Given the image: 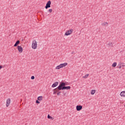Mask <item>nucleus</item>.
Segmentation results:
<instances>
[{"label": "nucleus", "mask_w": 125, "mask_h": 125, "mask_svg": "<svg viewBox=\"0 0 125 125\" xmlns=\"http://www.w3.org/2000/svg\"><path fill=\"white\" fill-rule=\"evenodd\" d=\"M64 89H66V90L71 89V86H66V83L62 82L57 88L53 90V94H56L60 90H64Z\"/></svg>", "instance_id": "f257e3e1"}, {"label": "nucleus", "mask_w": 125, "mask_h": 125, "mask_svg": "<svg viewBox=\"0 0 125 125\" xmlns=\"http://www.w3.org/2000/svg\"><path fill=\"white\" fill-rule=\"evenodd\" d=\"M68 65V63L65 62L63 63H61L59 65H58L56 67V70H59L60 69H61V68H64V67H66Z\"/></svg>", "instance_id": "f03ea898"}, {"label": "nucleus", "mask_w": 125, "mask_h": 125, "mask_svg": "<svg viewBox=\"0 0 125 125\" xmlns=\"http://www.w3.org/2000/svg\"><path fill=\"white\" fill-rule=\"evenodd\" d=\"M38 44H37V41L36 40H33L32 42V48L33 49H36L37 48Z\"/></svg>", "instance_id": "7ed1b4c3"}, {"label": "nucleus", "mask_w": 125, "mask_h": 125, "mask_svg": "<svg viewBox=\"0 0 125 125\" xmlns=\"http://www.w3.org/2000/svg\"><path fill=\"white\" fill-rule=\"evenodd\" d=\"M73 32H74V30L70 29L65 33L64 36H70V35L73 33Z\"/></svg>", "instance_id": "20e7f679"}, {"label": "nucleus", "mask_w": 125, "mask_h": 125, "mask_svg": "<svg viewBox=\"0 0 125 125\" xmlns=\"http://www.w3.org/2000/svg\"><path fill=\"white\" fill-rule=\"evenodd\" d=\"M51 5V1L49 0L47 3L46 4V6H45V9H47V8H49Z\"/></svg>", "instance_id": "39448f33"}, {"label": "nucleus", "mask_w": 125, "mask_h": 125, "mask_svg": "<svg viewBox=\"0 0 125 125\" xmlns=\"http://www.w3.org/2000/svg\"><path fill=\"white\" fill-rule=\"evenodd\" d=\"M18 50L20 53H22L23 52V47L21 46H18Z\"/></svg>", "instance_id": "423d86ee"}, {"label": "nucleus", "mask_w": 125, "mask_h": 125, "mask_svg": "<svg viewBox=\"0 0 125 125\" xmlns=\"http://www.w3.org/2000/svg\"><path fill=\"white\" fill-rule=\"evenodd\" d=\"M83 109V106L80 105H77L76 106V110L77 111H81Z\"/></svg>", "instance_id": "0eeeda50"}, {"label": "nucleus", "mask_w": 125, "mask_h": 125, "mask_svg": "<svg viewBox=\"0 0 125 125\" xmlns=\"http://www.w3.org/2000/svg\"><path fill=\"white\" fill-rule=\"evenodd\" d=\"M10 104V99L9 98L7 100L6 104V107H8V106H9Z\"/></svg>", "instance_id": "6e6552de"}, {"label": "nucleus", "mask_w": 125, "mask_h": 125, "mask_svg": "<svg viewBox=\"0 0 125 125\" xmlns=\"http://www.w3.org/2000/svg\"><path fill=\"white\" fill-rule=\"evenodd\" d=\"M58 85V82H55L52 85V87H56V86H57Z\"/></svg>", "instance_id": "1a4fd4ad"}, {"label": "nucleus", "mask_w": 125, "mask_h": 125, "mask_svg": "<svg viewBox=\"0 0 125 125\" xmlns=\"http://www.w3.org/2000/svg\"><path fill=\"white\" fill-rule=\"evenodd\" d=\"M120 96L122 97H125V91H123L121 92L120 93Z\"/></svg>", "instance_id": "9d476101"}, {"label": "nucleus", "mask_w": 125, "mask_h": 125, "mask_svg": "<svg viewBox=\"0 0 125 125\" xmlns=\"http://www.w3.org/2000/svg\"><path fill=\"white\" fill-rule=\"evenodd\" d=\"M19 43H20V41L19 40H18L14 45V46L16 47V46H17V45H18Z\"/></svg>", "instance_id": "9b49d317"}, {"label": "nucleus", "mask_w": 125, "mask_h": 125, "mask_svg": "<svg viewBox=\"0 0 125 125\" xmlns=\"http://www.w3.org/2000/svg\"><path fill=\"white\" fill-rule=\"evenodd\" d=\"M38 100H39V101H42V96L38 97Z\"/></svg>", "instance_id": "f8f14e48"}, {"label": "nucleus", "mask_w": 125, "mask_h": 125, "mask_svg": "<svg viewBox=\"0 0 125 125\" xmlns=\"http://www.w3.org/2000/svg\"><path fill=\"white\" fill-rule=\"evenodd\" d=\"M89 76V74H86L84 76H83V79H87V77Z\"/></svg>", "instance_id": "ddd939ff"}, {"label": "nucleus", "mask_w": 125, "mask_h": 125, "mask_svg": "<svg viewBox=\"0 0 125 125\" xmlns=\"http://www.w3.org/2000/svg\"><path fill=\"white\" fill-rule=\"evenodd\" d=\"M95 91H96V90H92L91 91V94H92V95H93V94H94V93H95Z\"/></svg>", "instance_id": "4468645a"}, {"label": "nucleus", "mask_w": 125, "mask_h": 125, "mask_svg": "<svg viewBox=\"0 0 125 125\" xmlns=\"http://www.w3.org/2000/svg\"><path fill=\"white\" fill-rule=\"evenodd\" d=\"M103 26H108V22H104L102 24Z\"/></svg>", "instance_id": "2eb2a0df"}, {"label": "nucleus", "mask_w": 125, "mask_h": 125, "mask_svg": "<svg viewBox=\"0 0 125 125\" xmlns=\"http://www.w3.org/2000/svg\"><path fill=\"white\" fill-rule=\"evenodd\" d=\"M116 66H117V62H114L112 64V67H114V68H115V67H116Z\"/></svg>", "instance_id": "dca6fc26"}, {"label": "nucleus", "mask_w": 125, "mask_h": 125, "mask_svg": "<svg viewBox=\"0 0 125 125\" xmlns=\"http://www.w3.org/2000/svg\"><path fill=\"white\" fill-rule=\"evenodd\" d=\"M113 43L112 42H109V43L107 44V45H108L109 46H111L113 47Z\"/></svg>", "instance_id": "f3484780"}, {"label": "nucleus", "mask_w": 125, "mask_h": 125, "mask_svg": "<svg viewBox=\"0 0 125 125\" xmlns=\"http://www.w3.org/2000/svg\"><path fill=\"white\" fill-rule=\"evenodd\" d=\"M47 118H48V119H50V120H52V117L50 116L49 115V114L48 115Z\"/></svg>", "instance_id": "a211bd4d"}, {"label": "nucleus", "mask_w": 125, "mask_h": 125, "mask_svg": "<svg viewBox=\"0 0 125 125\" xmlns=\"http://www.w3.org/2000/svg\"><path fill=\"white\" fill-rule=\"evenodd\" d=\"M57 94V95H58V96H59V95H61V91H59Z\"/></svg>", "instance_id": "6ab92c4d"}, {"label": "nucleus", "mask_w": 125, "mask_h": 125, "mask_svg": "<svg viewBox=\"0 0 125 125\" xmlns=\"http://www.w3.org/2000/svg\"><path fill=\"white\" fill-rule=\"evenodd\" d=\"M48 11L49 13H51L52 12V9H49Z\"/></svg>", "instance_id": "aec40b11"}, {"label": "nucleus", "mask_w": 125, "mask_h": 125, "mask_svg": "<svg viewBox=\"0 0 125 125\" xmlns=\"http://www.w3.org/2000/svg\"><path fill=\"white\" fill-rule=\"evenodd\" d=\"M36 103H37V104H40L41 102H40V101H39V100H36Z\"/></svg>", "instance_id": "412c9836"}, {"label": "nucleus", "mask_w": 125, "mask_h": 125, "mask_svg": "<svg viewBox=\"0 0 125 125\" xmlns=\"http://www.w3.org/2000/svg\"><path fill=\"white\" fill-rule=\"evenodd\" d=\"M31 80H35V76H31Z\"/></svg>", "instance_id": "4be33fe9"}, {"label": "nucleus", "mask_w": 125, "mask_h": 125, "mask_svg": "<svg viewBox=\"0 0 125 125\" xmlns=\"http://www.w3.org/2000/svg\"><path fill=\"white\" fill-rule=\"evenodd\" d=\"M71 54H75V51H72L71 52Z\"/></svg>", "instance_id": "5701e85b"}, {"label": "nucleus", "mask_w": 125, "mask_h": 125, "mask_svg": "<svg viewBox=\"0 0 125 125\" xmlns=\"http://www.w3.org/2000/svg\"><path fill=\"white\" fill-rule=\"evenodd\" d=\"M2 66L0 65V69H2Z\"/></svg>", "instance_id": "b1692460"}, {"label": "nucleus", "mask_w": 125, "mask_h": 125, "mask_svg": "<svg viewBox=\"0 0 125 125\" xmlns=\"http://www.w3.org/2000/svg\"><path fill=\"white\" fill-rule=\"evenodd\" d=\"M121 68H122V66H121V65H120L119 69H121Z\"/></svg>", "instance_id": "393cba45"}, {"label": "nucleus", "mask_w": 125, "mask_h": 125, "mask_svg": "<svg viewBox=\"0 0 125 125\" xmlns=\"http://www.w3.org/2000/svg\"><path fill=\"white\" fill-rule=\"evenodd\" d=\"M122 66H123V67H125V65H124V64H123Z\"/></svg>", "instance_id": "a878e982"}]
</instances>
